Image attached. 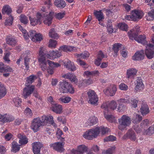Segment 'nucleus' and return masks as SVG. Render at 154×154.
<instances>
[{"label": "nucleus", "mask_w": 154, "mask_h": 154, "mask_svg": "<svg viewBox=\"0 0 154 154\" xmlns=\"http://www.w3.org/2000/svg\"><path fill=\"white\" fill-rule=\"evenodd\" d=\"M109 128H105L103 126L100 127H97L95 128H93L89 130L88 131H86L83 134V137L88 140H92L93 139L96 137L99 134L100 131L102 134L103 135L108 132Z\"/></svg>", "instance_id": "f257e3e1"}, {"label": "nucleus", "mask_w": 154, "mask_h": 154, "mask_svg": "<svg viewBox=\"0 0 154 154\" xmlns=\"http://www.w3.org/2000/svg\"><path fill=\"white\" fill-rule=\"evenodd\" d=\"M118 129L122 131L126 129L127 127L128 126L130 125L131 123V119L127 115H123L121 118L118 119Z\"/></svg>", "instance_id": "f03ea898"}, {"label": "nucleus", "mask_w": 154, "mask_h": 154, "mask_svg": "<svg viewBox=\"0 0 154 154\" xmlns=\"http://www.w3.org/2000/svg\"><path fill=\"white\" fill-rule=\"evenodd\" d=\"M39 61L41 63V66L47 68V63L46 58H50L51 56L49 54H47L46 51L43 47H41L40 48L39 53Z\"/></svg>", "instance_id": "7ed1b4c3"}, {"label": "nucleus", "mask_w": 154, "mask_h": 154, "mask_svg": "<svg viewBox=\"0 0 154 154\" xmlns=\"http://www.w3.org/2000/svg\"><path fill=\"white\" fill-rule=\"evenodd\" d=\"M61 91L63 93H69L73 94L75 92L74 88L72 85L65 80H63L60 82Z\"/></svg>", "instance_id": "20e7f679"}, {"label": "nucleus", "mask_w": 154, "mask_h": 154, "mask_svg": "<svg viewBox=\"0 0 154 154\" xmlns=\"http://www.w3.org/2000/svg\"><path fill=\"white\" fill-rule=\"evenodd\" d=\"M12 11L11 8L9 5H6L3 6L2 11V14H6L9 16L5 20V25L10 26L12 24L13 17L10 15Z\"/></svg>", "instance_id": "39448f33"}, {"label": "nucleus", "mask_w": 154, "mask_h": 154, "mask_svg": "<svg viewBox=\"0 0 154 154\" xmlns=\"http://www.w3.org/2000/svg\"><path fill=\"white\" fill-rule=\"evenodd\" d=\"M132 31L130 30V31L128 33L130 39H134L138 43H141L143 45H146L147 44V42L146 40V36L144 35H141L138 36L137 34L132 33Z\"/></svg>", "instance_id": "423d86ee"}, {"label": "nucleus", "mask_w": 154, "mask_h": 154, "mask_svg": "<svg viewBox=\"0 0 154 154\" xmlns=\"http://www.w3.org/2000/svg\"><path fill=\"white\" fill-rule=\"evenodd\" d=\"M48 14H45L42 13L41 14L40 13H37L36 14V17L34 18H32L30 17H29V19L30 22V24L32 26H35L38 24H40L42 21V18L46 16Z\"/></svg>", "instance_id": "0eeeda50"}, {"label": "nucleus", "mask_w": 154, "mask_h": 154, "mask_svg": "<svg viewBox=\"0 0 154 154\" xmlns=\"http://www.w3.org/2000/svg\"><path fill=\"white\" fill-rule=\"evenodd\" d=\"M87 94L89 98L88 103L94 106L97 105L98 98L95 91L92 90H89L87 92Z\"/></svg>", "instance_id": "6e6552de"}, {"label": "nucleus", "mask_w": 154, "mask_h": 154, "mask_svg": "<svg viewBox=\"0 0 154 154\" xmlns=\"http://www.w3.org/2000/svg\"><path fill=\"white\" fill-rule=\"evenodd\" d=\"M41 11H42V13H40L41 14L42 13L45 14V15H46V14L48 13V15L45 17V19L44 20L43 22L44 24L47 25L48 26H50L51 23V20L53 18V15H54V13L53 12H50L48 13V12H46V10L45 8L43 7L41 9Z\"/></svg>", "instance_id": "1a4fd4ad"}, {"label": "nucleus", "mask_w": 154, "mask_h": 154, "mask_svg": "<svg viewBox=\"0 0 154 154\" xmlns=\"http://www.w3.org/2000/svg\"><path fill=\"white\" fill-rule=\"evenodd\" d=\"M40 122L42 126L46 125L47 123L49 122L54 127L57 126L54 122L53 118L52 116H42L40 118Z\"/></svg>", "instance_id": "9d476101"}, {"label": "nucleus", "mask_w": 154, "mask_h": 154, "mask_svg": "<svg viewBox=\"0 0 154 154\" xmlns=\"http://www.w3.org/2000/svg\"><path fill=\"white\" fill-rule=\"evenodd\" d=\"M117 104L116 101L113 100L111 101L110 103H105L102 104L101 108L104 109V114L106 113L108 111L109 108L112 110H114L117 107Z\"/></svg>", "instance_id": "9b49d317"}, {"label": "nucleus", "mask_w": 154, "mask_h": 154, "mask_svg": "<svg viewBox=\"0 0 154 154\" xmlns=\"http://www.w3.org/2000/svg\"><path fill=\"white\" fill-rule=\"evenodd\" d=\"M146 47L145 54L148 59H152L154 56V45L151 44H149Z\"/></svg>", "instance_id": "f8f14e48"}, {"label": "nucleus", "mask_w": 154, "mask_h": 154, "mask_svg": "<svg viewBox=\"0 0 154 154\" xmlns=\"http://www.w3.org/2000/svg\"><path fill=\"white\" fill-rule=\"evenodd\" d=\"M23 90L22 95L24 98L26 99L33 92L35 89L34 85H27Z\"/></svg>", "instance_id": "ddd939ff"}, {"label": "nucleus", "mask_w": 154, "mask_h": 154, "mask_svg": "<svg viewBox=\"0 0 154 154\" xmlns=\"http://www.w3.org/2000/svg\"><path fill=\"white\" fill-rule=\"evenodd\" d=\"M124 140L129 139L133 141H135L136 139V134L134 131L132 129L128 130L126 133L122 137Z\"/></svg>", "instance_id": "4468645a"}, {"label": "nucleus", "mask_w": 154, "mask_h": 154, "mask_svg": "<svg viewBox=\"0 0 154 154\" xmlns=\"http://www.w3.org/2000/svg\"><path fill=\"white\" fill-rule=\"evenodd\" d=\"M64 144V142H56L53 144H50V146L52 148L55 150L61 152L64 150L63 148Z\"/></svg>", "instance_id": "2eb2a0df"}, {"label": "nucleus", "mask_w": 154, "mask_h": 154, "mask_svg": "<svg viewBox=\"0 0 154 154\" xmlns=\"http://www.w3.org/2000/svg\"><path fill=\"white\" fill-rule=\"evenodd\" d=\"M116 91V85H113L107 87L105 90L103 91V92L106 95L112 96L115 94Z\"/></svg>", "instance_id": "dca6fc26"}, {"label": "nucleus", "mask_w": 154, "mask_h": 154, "mask_svg": "<svg viewBox=\"0 0 154 154\" xmlns=\"http://www.w3.org/2000/svg\"><path fill=\"white\" fill-rule=\"evenodd\" d=\"M88 148L84 145H80L78 146L76 150L73 149L71 154H83L84 152L88 151Z\"/></svg>", "instance_id": "f3484780"}, {"label": "nucleus", "mask_w": 154, "mask_h": 154, "mask_svg": "<svg viewBox=\"0 0 154 154\" xmlns=\"http://www.w3.org/2000/svg\"><path fill=\"white\" fill-rule=\"evenodd\" d=\"M131 14L133 20L134 21H138L139 19H141L143 16L142 12L138 10L132 11Z\"/></svg>", "instance_id": "a211bd4d"}, {"label": "nucleus", "mask_w": 154, "mask_h": 154, "mask_svg": "<svg viewBox=\"0 0 154 154\" xmlns=\"http://www.w3.org/2000/svg\"><path fill=\"white\" fill-rule=\"evenodd\" d=\"M42 126L40 122V118L39 117L34 119L33 120L31 128L34 132L37 131L39 129V128Z\"/></svg>", "instance_id": "6ab92c4d"}, {"label": "nucleus", "mask_w": 154, "mask_h": 154, "mask_svg": "<svg viewBox=\"0 0 154 154\" xmlns=\"http://www.w3.org/2000/svg\"><path fill=\"white\" fill-rule=\"evenodd\" d=\"M32 148L34 154H41V148L43 146V144L39 142H35L32 144Z\"/></svg>", "instance_id": "aec40b11"}, {"label": "nucleus", "mask_w": 154, "mask_h": 154, "mask_svg": "<svg viewBox=\"0 0 154 154\" xmlns=\"http://www.w3.org/2000/svg\"><path fill=\"white\" fill-rule=\"evenodd\" d=\"M144 50H142L137 52L132 57L134 60H143L145 57Z\"/></svg>", "instance_id": "412c9836"}, {"label": "nucleus", "mask_w": 154, "mask_h": 154, "mask_svg": "<svg viewBox=\"0 0 154 154\" xmlns=\"http://www.w3.org/2000/svg\"><path fill=\"white\" fill-rule=\"evenodd\" d=\"M50 109L51 110L57 114H60L63 112L62 106L57 104H52Z\"/></svg>", "instance_id": "4be33fe9"}, {"label": "nucleus", "mask_w": 154, "mask_h": 154, "mask_svg": "<svg viewBox=\"0 0 154 154\" xmlns=\"http://www.w3.org/2000/svg\"><path fill=\"white\" fill-rule=\"evenodd\" d=\"M137 72V70L135 68H132L127 69L126 72L127 78L133 79L136 75Z\"/></svg>", "instance_id": "5701e85b"}, {"label": "nucleus", "mask_w": 154, "mask_h": 154, "mask_svg": "<svg viewBox=\"0 0 154 154\" xmlns=\"http://www.w3.org/2000/svg\"><path fill=\"white\" fill-rule=\"evenodd\" d=\"M63 77L69 79L71 82H73L74 84L77 85L78 79L75 75L70 73H68L64 75Z\"/></svg>", "instance_id": "b1692460"}, {"label": "nucleus", "mask_w": 154, "mask_h": 154, "mask_svg": "<svg viewBox=\"0 0 154 154\" xmlns=\"http://www.w3.org/2000/svg\"><path fill=\"white\" fill-rule=\"evenodd\" d=\"M140 111L141 114L143 115H146L149 112V110L147 105L143 102L141 105L140 109Z\"/></svg>", "instance_id": "393cba45"}, {"label": "nucleus", "mask_w": 154, "mask_h": 154, "mask_svg": "<svg viewBox=\"0 0 154 154\" xmlns=\"http://www.w3.org/2000/svg\"><path fill=\"white\" fill-rule=\"evenodd\" d=\"M63 64L66 68L72 71H74L76 69V67L75 65L73 63H71L69 60L64 62Z\"/></svg>", "instance_id": "a878e982"}, {"label": "nucleus", "mask_w": 154, "mask_h": 154, "mask_svg": "<svg viewBox=\"0 0 154 154\" xmlns=\"http://www.w3.org/2000/svg\"><path fill=\"white\" fill-rule=\"evenodd\" d=\"M14 119L12 117L6 114L2 115L0 114V121L3 122H10L12 121Z\"/></svg>", "instance_id": "bb28decb"}, {"label": "nucleus", "mask_w": 154, "mask_h": 154, "mask_svg": "<svg viewBox=\"0 0 154 154\" xmlns=\"http://www.w3.org/2000/svg\"><path fill=\"white\" fill-rule=\"evenodd\" d=\"M76 50V48L73 46H68L66 45L60 47L59 49V50H62L66 52H71Z\"/></svg>", "instance_id": "cd10ccee"}, {"label": "nucleus", "mask_w": 154, "mask_h": 154, "mask_svg": "<svg viewBox=\"0 0 154 154\" xmlns=\"http://www.w3.org/2000/svg\"><path fill=\"white\" fill-rule=\"evenodd\" d=\"M6 40L7 44L13 46H15L16 44V40L11 36H7Z\"/></svg>", "instance_id": "c85d7f7f"}, {"label": "nucleus", "mask_w": 154, "mask_h": 154, "mask_svg": "<svg viewBox=\"0 0 154 154\" xmlns=\"http://www.w3.org/2000/svg\"><path fill=\"white\" fill-rule=\"evenodd\" d=\"M54 4L58 8H64L66 5L65 2L62 0H55Z\"/></svg>", "instance_id": "c756f323"}, {"label": "nucleus", "mask_w": 154, "mask_h": 154, "mask_svg": "<svg viewBox=\"0 0 154 154\" xmlns=\"http://www.w3.org/2000/svg\"><path fill=\"white\" fill-rule=\"evenodd\" d=\"M18 137L20 139L19 142L21 145L26 144L28 143V140L26 136L19 134L18 135Z\"/></svg>", "instance_id": "7c9ffc66"}, {"label": "nucleus", "mask_w": 154, "mask_h": 154, "mask_svg": "<svg viewBox=\"0 0 154 154\" xmlns=\"http://www.w3.org/2000/svg\"><path fill=\"white\" fill-rule=\"evenodd\" d=\"M37 78L35 75H33L27 77L26 78V86L30 85V84L34 82V80Z\"/></svg>", "instance_id": "2f4dec72"}, {"label": "nucleus", "mask_w": 154, "mask_h": 154, "mask_svg": "<svg viewBox=\"0 0 154 154\" xmlns=\"http://www.w3.org/2000/svg\"><path fill=\"white\" fill-rule=\"evenodd\" d=\"M98 119L94 116L90 117L88 119V122L90 126L96 124L97 122Z\"/></svg>", "instance_id": "473e14b6"}, {"label": "nucleus", "mask_w": 154, "mask_h": 154, "mask_svg": "<svg viewBox=\"0 0 154 154\" xmlns=\"http://www.w3.org/2000/svg\"><path fill=\"white\" fill-rule=\"evenodd\" d=\"M94 14L98 21L101 20L102 19H104L103 14L101 11H97L94 10Z\"/></svg>", "instance_id": "72a5a7b5"}, {"label": "nucleus", "mask_w": 154, "mask_h": 154, "mask_svg": "<svg viewBox=\"0 0 154 154\" xmlns=\"http://www.w3.org/2000/svg\"><path fill=\"white\" fill-rule=\"evenodd\" d=\"M20 149V145H18L17 143L15 141H14L12 143V151L14 152L18 151Z\"/></svg>", "instance_id": "f704fd0d"}, {"label": "nucleus", "mask_w": 154, "mask_h": 154, "mask_svg": "<svg viewBox=\"0 0 154 154\" xmlns=\"http://www.w3.org/2000/svg\"><path fill=\"white\" fill-rule=\"evenodd\" d=\"M49 36L54 39H57L58 38V36L57 33L55 31V29L52 28L51 29L49 33Z\"/></svg>", "instance_id": "c9c22d12"}, {"label": "nucleus", "mask_w": 154, "mask_h": 154, "mask_svg": "<svg viewBox=\"0 0 154 154\" xmlns=\"http://www.w3.org/2000/svg\"><path fill=\"white\" fill-rule=\"evenodd\" d=\"M6 94V89L3 85L0 83V99Z\"/></svg>", "instance_id": "e433bc0d"}, {"label": "nucleus", "mask_w": 154, "mask_h": 154, "mask_svg": "<svg viewBox=\"0 0 154 154\" xmlns=\"http://www.w3.org/2000/svg\"><path fill=\"white\" fill-rule=\"evenodd\" d=\"M122 44L119 43H116L113 45L112 49L113 50L114 53L116 55L117 53L119 51V48H122Z\"/></svg>", "instance_id": "4c0bfd02"}, {"label": "nucleus", "mask_w": 154, "mask_h": 154, "mask_svg": "<svg viewBox=\"0 0 154 154\" xmlns=\"http://www.w3.org/2000/svg\"><path fill=\"white\" fill-rule=\"evenodd\" d=\"M47 62L50 66V68H54L60 66V64L57 63H54L49 60H47Z\"/></svg>", "instance_id": "58836bf2"}, {"label": "nucleus", "mask_w": 154, "mask_h": 154, "mask_svg": "<svg viewBox=\"0 0 154 154\" xmlns=\"http://www.w3.org/2000/svg\"><path fill=\"white\" fill-rule=\"evenodd\" d=\"M42 35L40 33H36L34 38H32V41L33 42L40 41L42 39Z\"/></svg>", "instance_id": "ea45409f"}, {"label": "nucleus", "mask_w": 154, "mask_h": 154, "mask_svg": "<svg viewBox=\"0 0 154 154\" xmlns=\"http://www.w3.org/2000/svg\"><path fill=\"white\" fill-rule=\"evenodd\" d=\"M115 149V146L110 148L106 151L103 150L102 152V154H112Z\"/></svg>", "instance_id": "a19ab883"}, {"label": "nucleus", "mask_w": 154, "mask_h": 154, "mask_svg": "<svg viewBox=\"0 0 154 154\" xmlns=\"http://www.w3.org/2000/svg\"><path fill=\"white\" fill-rule=\"evenodd\" d=\"M71 100V98L68 97H65L63 96L60 97L58 100L59 101L63 103H68L70 102Z\"/></svg>", "instance_id": "79ce46f5"}, {"label": "nucleus", "mask_w": 154, "mask_h": 154, "mask_svg": "<svg viewBox=\"0 0 154 154\" xmlns=\"http://www.w3.org/2000/svg\"><path fill=\"white\" fill-rule=\"evenodd\" d=\"M134 118L132 119L133 120V122L134 123L139 122L142 120V117L139 115L135 114L134 115Z\"/></svg>", "instance_id": "37998d69"}, {"label": "nucleus", "mask_w": 154, "mask_h": 154, "mask_svg": "<svg viewBox=\"0 0 154 154\" xmlns=\"http://www.w3.org/2000/svg\"><path fill=\"white\" fill-rule=\"evenodd\" d=\"M137 85L136 86V89H139L140 88H143V85L142 81L140 78H138L137 81Z\"/></svg>", "instance_id": "c03bdc74"}, {"label": "nucleus", "mask_w": 154, "mask_h": 154, "mask_svg": "<svg viewBox=\"0 0 154 154\" xmlns=\"http://www.w3.org/2000/svg\"><path fill=\"white\" fill-rule=\"evenodd\" d=\"M145 133L146 135H151L154 133V125L150 127L148 129L146 130Z\"/></svg>", "instance_id": "a18cd8bd"}, {"label": "nucleus", "mask_w": 154, "mask_h": 154, "mask_svg": "<svg viewBox=\"0 0 154 154\" xmlns=\"http://www.w3.org/2000/svg\"><path fill=\"white\" fill-rule=\"evenodd\" d=\"M118 26L120 29L123 31H126L127 30L128 25L125 23H119L118 24Z\"/></svg>", "instance_id": "49530a36"}, {"label": "nucleus", "mask_w": 154, "mask_h": 154, "mask_svg": "<svg viewBox=\"0 0 154 154\" xmlns=\"http://www.w3.org/2000/svg\"><path fill=\"white\" fill-rule=\"evenodd\" d=\"M24 64L26 66V69L27 70H28L29 68V64L30 58L29 57L26 56L24 58Z\"/></svg>", "instance_id": "de8ad7c7"}, {"label": "nucleus", "mask_w": 154, "mask_h": 154, "mask_svg": "<svg viewBox=\"0 0 154 154\" xmlns=\"http://www.w3.org/2000/svg\"><path fill=\"white\" fill-rule=\"evenodd\" d=\"M116 140V138L113 135H110L105 137L104 140V141H113Z\"/></svg>", "instance_id": "09e8293b"}, {"label": "nucleus", "mask_w": 154, "mask_h": 154, "mask_svg": "<svg viewBox=\"0 0 154 154\" xmlns=\"http://www.w3.org/2000/svg\"><path fill=\"white\" fill-rule=\"evenodd\" d=\"M65 12H60L58 13H55L54 14V16L55 18L58 20H60L63 18L65 16Z\"/></svg>", "instance_id": "8fccbe9b"}, {"label": "nucleus", "mask_w": 154, "mask_h": 154, "mask_svg": "<svg viewBox=\"0 0 154 154\" xmlns=\"http://www.w3.org/2000/svg\"><path fill=\"white\" fill-rule=\"evenodd\" d=\"M99 73V72L97 70H95L93 71H88L85 72V74L88 76L94 75L96 74H98Z\"/></svg>", "instance_id": "3c124183"}, {"label": "nucleus", "mask_w": 154, "mask_h": 154, "mask_svg": "<svg viewBox=\"0 0 154 154\" xmlns=\"http://www.w3.org/2000/svg\"><path fill=\"white\" fill-rule=\"evenodd\" d=\"M105 117L109 122H113L115 121V117L111 115H106L104 114Z\"/></svg>", "instance_id": "603ef678"}, {"label": "nucleus", "mask_w": 154, "mask_h": 154, "mask_svg": "<svg viewBox=\"0 0 154 154\" xmlns=\"http://www.w3.org/2000/svg\"><path fill=\"white\" fill-rule=\"evenodd\" d=\"M57 44V42L56 40L50 39L49 41L48 46L49 47H55Z\"/></svg>", "instance_id": "864d4df0"}, {"label": "nucleus", "mask_w": 154, "mask_h": 154, "mask_svg": "<svg viewBox=\"0 0 154 154\" xmlns=\"http://www.w3.org/2000/svg\"><path fill=\"white\" fill-rule=\"evenodd\" d=\"M149 124V120L146 119L143 121L140 124V126L143 128H144L145 127L148 125Z\"/></svg>", "instance_id": "5fc2aeb1"}, {"label": "nucleus", "mask_w": 154, "mask_h": 154, "mask_svg": "<svg viewBox=\"0 0 154 154\" xmlns=\"http://www.w3.org/2000/svg\"><path fill=\"white\" fill-rule=\"evenodd\" d=\"M21 18H20V21L21 23L24 24H27L28 21L27 17L25 16L21 15Z\"/></svg>", "instance_id": "6e6d98bb"}, {"label": "nucleus", "mask_w": 154, "mask_h": 154, "mask_svg": "<svg viewBox=\"0 0 154 154\" xmlns=\"http://www.w3.org/2000/svg\"><path fill=\"white\" fill-rule=\"evenodd\" d=\"M13 101L15 105L17 107L20 105V103L21 101V100L19 98L17 97L16 98H14L13 99Z\"/></svg>", "instance_id": "4d7b16f0"}, {"label": "nucleus", "mask_w": 154, "mask_h": 154, "mask_svg": "<svg viewBox=\"0 0 154 154\" xmlns=\"http://www.w3.org/2000/svg\"><path fill=\"white\" fill-rule=\"evenodd\" d=\"M51 54L53 56H54L55 57H60L61 55V54L60 52L58 51H53L51 52Z\"/></svg>", "instance_id": "13d9d810"}, {"label": "nucleus", "mask_w": 154, "mask_h": 154, "mask_svg": "<svg viewBox=\"0 0 154 154\" xmlns=\"http://www.w3.org/2000/svg\"><path fill=\"white\" fill-rule=\"evenodd\" d=\"M13 71V69L12 68L8 66L7 67L4 68V71H3V73H7L10 72H12Z\"/></svg>", "instance_id": "bf43d9fd"}, {"label": "nucleus", "mask_w": 154, "mask_h": 154, "mask_svg": "<svg viewBox=\"0 0 154 154\" xmlns=\"http://www.w3.org/2000/svg\"><path fill=\"white\" fill-rule=\"evenodd\" d=\"M105 55L102 51H100L98 52V54L97 56V58L99 59H101L102 60V59L105 57Z\"/></svg>", "instance_id": "052dcab7"}, {"label": "nucleus", "mask_w": 154, "mask_h": 154, "mask_svg": "<svg viewBox=\"0 0 154 154\" xmlns=\"http://www.w3.org/2000/svg\"><path fill=\"white\" fill-rule=\"evenodd\" d=\"M81 58L85 59L89 57V54L88 52H85L81 54Z\"/></svg>", "instance_id": "680f3d73"}, {"label": "nucleus", "mask_w": 154, "mask_h": 154, "mask_svg": "<svg viewBox=\"0 0 154 154\" xmlns=\"http://www.w3.org/2000/svg\"><path fill=\"white\" fill-rule=\"evenodd\" d=\"M138 103V101L136 99H133L131 100V104L132 106V107L135 108L137 107V104Z\"/></svg>", "instance_id": "e2e57ef3"}, {"label": "nucleus", "mask_w": 154, "mask_h": 154, "mask_svg": "<svg viewBox=\"0 0 154 154\" xmlns=\"http://www.w3.org/2000/svg\"><path fill=\"white\" fill-rule=\"evenodd\" d=\"M36 34L35 31V30L30 31L29 33V37H30L32 40V38H34Z\"/></svg>", "instance_id": "0e129e2a"}, {"label": "nucleus", "mask_w": 154, "mask_h": 154, "mask_svg": "<svg viewBox=\"0 0 154 154\" xmlns=\"http://www.w3.org/2000/svg\"><path fill=\"white\" fill-rule=\"evenodd\" d=\"M119 88L122 90L126 91L127 90L128 87L125 84L122 83L119 85Z\"/></svg>", "instance_id": "69168bd1"}, {"label": "nucleus", "mask_w": 154, "mask_h": 154, "mask_svg": "<svg viewBox=\"0 0 154 154\" xmlns=\"http://www.w3.org/2000/svg\"><path fill=\"white\" fill-rule=\"evenodd\" d=\"M25 113L27 115L32 116V114L31 109L29 108L26 109L24 111Z\"/></svg>", "instance_id": "338daca9"}, {"label": "nucleus", "mask_w": 154, "mask_h": 154, "mask_svg": "<svg viewBox=\"0 0 154 154\" xmlns=\"http://www.w3.org/2000/svg\"><path fill=\"white\" fill-rule=\"evenodd\" d=\"M149 16L154 19V9H152L148 13Z\"/></svg>", "instance_id": "774afa93"}]
</instances>
